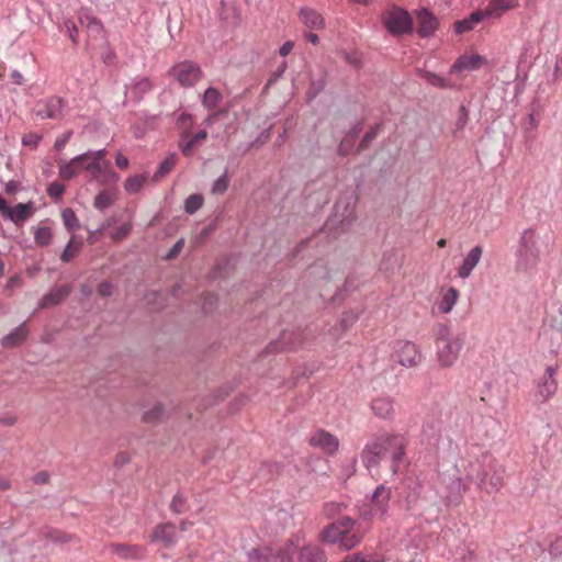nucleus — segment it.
Masks as SVG:
<instances>
[{
  "mask_svg": "<svg viewBox=\"0 0 562 562\" xmlns=\"http://www.w3.org/2000/svg\"><path fill=\"white\" fill-rule=\"evenodd\" d=\"M370 530V525L355 520L350 517H341L327 525L319 533V540L326 544H337L342 551L356 548Z\"/></svg>",
  "mask_w": 562,
  "mask_h": 562,
  "instance_id": "obj_1",
  "label": "nucleus"
},
{
  "mask_svg": "<svg viewBox=\"0 0 562 562\" xmlns=\"http://www.w3.org/2000/svg\"><path fill=\"white\" fill-rule=\"evenodd\" d=\"M406 440L400 434L381 432L372 437L361 451V461L368 470L378 468L386 453L392 454L395 463L405 456Z\"/></svg>",
  "mask_w": 562,
  "mask_h": 562,
  "instance_id": "obj_2",
  "label": "nucleus"
},
{
  "mask_svg": "<svg viewBox=\"0 0 562 562\" xmlns=\"http://www.w3.org/2000/svg\"><path fill=\"white\" fill-rule=\"evenodd\" d=\"M463 349V338L454 335L446 325H440L435 333L436 361L442 369L453 367Z\"/></svg>",
  "mask_w": 562,
  "mask_h": 562,
  "instance_id": "obj_3",
  "label": "nucleus"
},
{
  "mask_svg": "<svg viewBox=\"0 0 562 562\" xmlns=\"http://www.w3.org/2000/svg\"><path fill=\"white\" fill-rule=\"evenodd\" d=\"M390 498V488L384 485L378 486L370 499V503L361 508V519L369 525L374 519H383L389 509Z\"/></svg>",
  "mask_w": 562,
  "mask_h": 562,
  "instance_id": "obj_4",
  "label": "nucleus"
},
{
  "mask_svg": "<svg viewBox=\"0 0 562 562\" xmlns=\"http://www.w3.org/2000/svg\"><path fill=\"white\" fill-rule=\"evenodd\" d=\"M169 76L175 79L179 86L190 88L200 81L203 71L199 64L191 60H183L169 69Z\"/></svg>",
  "mask_w": 562,
  "mask_h": 562,
  "instance_id": "obj_5",
  "label": "nucleus"
},
{
  "mask_svg": "<svg viewBox=\"0 0 562 562\" xmlns=\"http://www.w3.org/2000/svg\"><path fill=\"white\" fill-rule=\"evenodd\" d=\"M393 356L395 361L405 368H416L423 360L420 348L409 340L397 341Z\"/></svg>",
  "mask_w": 562,
  "mask_h": 562,
  "instance_id": "obj_6",
  "label": "nucleus"
},
{
  "mask_svg": "<svg viewBox=\"0 0 562 562\" xmlns=\"http://www.w3.org/2000/svg\"><path fill=\"white\" fill-rule=\"evenodd\" d=\"M519 265L526 268L527 261L531 260L535 266L539 259L537 233L533 228L525 229L519 239Z\"/></svg>",
  "mask_w": 562,
  "mask_h": 562,
  "instance_id": "obj_7",
  "label": "nucleus"
},
{
  "mask_svg": "<svg viewBox=\"0 0 562 562\" xmlns=\"http://www.w3.org/2000/svg\"><path fill=\"white\" fill-rule=\"evenodd\" d=\"M384 24L389 32L393 35H400L409 32L413 26V22L408 12L401 8H393L385 12Z\"/></svg>",
  "mask_w": 562,
  "mask_h": 562,
  "instance_id": "obj_8",
  "label": "nucleus"
},
{
  "mask_svg": "<svg viewBox=\"0 0 562 562\" xmlns=\"http://www.w3.org/2000/svg\"><path fill=\"white\" fill-rule=\"evenodd\" d=\"M64 108V100L54 95L38 101L35 106V114L41 120H58L63 115Z\"/></svg>",
  "mask_w": 562,
  "mask_h": 562,
  "instance_id": "obj_9",
  "label": "nucleus"
},
{
  "mask_svg": "<svg viewBox=\"0 0 562 562\" xmlns=\"http://www.w3.org/2000/svg\"><path fill=\"white\" fill-rule=\"evenodd\" d=\"M310 445L323 452L333 456L339 449V439L324 429L315 430L310 437Z\"/></svg>",
  "mask_w": 562,
  "mask_h": 562,
  "instance_id": "obj_10",
  "label": "nucleus"
},
{
  "mask_svg": "<svg viewBox=\"0 0 562 562\" xmlns=\"http://www.w3.org/2000/svg\"><path fill=\"white\" fill-rule=\"evenodd\" d=\"M85 170L90 172V176L101 184L115 182L119 179V176L112 170L109 161H87Z\"/></svg>",
  "mask_w": 562,
  "mask_h": 562,
  "instance_id": "obj_11",
  "label": "nucleus"
},
{
  "mask_svg": "<svg viewBox=\"0 0 562 562\" xmlns=\"http://www.w3.org/2000/svg\"><path fill=\"white\" fill-rule=\"evenodd\" d=\"M483 251L484 250L481 245H476L468 251L462 262L457 268V276L460 279L465 280L471 277L473 270L482 260Z\"/></svg>",
  "mask_w": 562,
  "mask_h": 562,
  "instance_id": "obj_12",
  "label": "nucleus"
},
{
  "mask_svg": "<svg viewBox=\"0 0 562 562\" xmlns=\"http://www.w3.org/2000/svg\"><path fill=\"white\" fill-rule=\"evenodd\" d=\"M303 537L300 533L292 536L283 546L274 548L276 562H294V555L300 553Z\"/></svg>",
  "mask_w": 562,
  "mask_h": 562,
  "instance_id": "obj_13",
  "label": "nucleus"
},
{
  "mask_svg": "<svg viewBox=\"0 0 562 562\" xmlns=\"http://www.w3.org/2000/svg\"><path fill=\"white\" fill-rule=\"evenodd\" d=\"M150 541L161 542L166 548L176 546L178 541L176 526L171 522L157 525L150 535Z\"/></svg>",
  "mask_w": 562,
  "mask_h": 562,
  "instance_id": "obj_14",
  "label": "nucleus"
},
{
  "mask_svg": "<svg viewBox=\"0 0 562 562\" xmlns=\"http://www.w3.org/2000/svg\"><path fill=\"white\" fill-rule=\"evenodd\" d=\"M109 551L123 560H143L147 554L145 547L126 543H113L109 547Z\"/></svg>",
  "mask_w": 562,
  "mask_h": 562,
  "instance_id": "obj_15",
  "label": "nucleus"
},
{
  "mask_svg": "<svg viewBox=\"0 0 562 562\" xmlns=\"http://www.w3.org/2000/svg\"><path fill=\"white\" fill-rule=\"evenodd\" d=\"M245 562H276L274 547L270 544L244 548Z\"/></svg>",
  "mask_w": 562,
  "mask_h": 562,
  "instance_id": "obj_16",
  "label": "nucleus"
},
{
  "mask_svg": "<svg viewBox=\"0 0 562 562\" xmlns=\"http://www.w3.org/2000/svg\"><path fill=\"white\" fill-rule=\"evenodd\" d=\"M371 411L381 419L393 418L395 414L394 398L386 395L373 398L371 402Z\"/></svg>",
  "mask_w": 562,
  "mask_h": 562,
  "instance_id": "obj_17",
  "label": "nucleus"
},
{
  "mask_svg": "<svg viewBox=\"0 0 562 562\" xmlns=\"http://www.w3.org/2000/svg\"><path fill=\"white\" fill-rule=\"evenodd\" d=\"M88 161V155L81 154L70 161L61 162L59 165V176L64 180H70L79 175L85 169L86 162Z\"/></svg>",
  "mask_w": 562,
  "mask_h": 562,
  "instance_id": "obj_18",
  "label": "nucleus"
},
{
  "mask_svg": "<svg viewBox=\"0 0 562 562\" xmlns=\"http://www.w3.org/2000/svg\"><path fill=\"white\" fill-rule=\"evenodd\" d=\"M487 60L479 54L462 55L452 66V71H472L485 66Z\"/></svg>",
  "mask_w": 562,
  "mask_h": 562,
  "instance_id": "obj_19",
  "label": "nucleus"
},
{
  "mask_svg": "<svg viewBox=\"0 0 562 562\" xmlns=\"http://www.w3.org/2000/svg\"><path fill=\"white\" fill-rule=\"evenodd\" d=\"M34 203H19L13 207L8 209L4 217L12 221L15 225H22L34 214Z\"/></svg>",
  "mask_w": 562,
  "mask_h": 562,
  "instance_id": "obj_20",
  "label": "nucleus"
},
{
  "mask_svg": "<svg viewBox=\"0 0 562 562\" xmlns=\"http://www.w3.org/2000/svg\"><path fill=\"white\" fill-rule=\"evenodd\" d=\"M71 290L72 288L69 284L54 288L40 301L38 308H47L60 304L71 293Z\"/></svg>",
  "mask_w": 562,
  "mask_h": 562,
  "instance_id": "obj_21",
  "label": "nucleus"
},
{
  "mask_svg": "<svg viewBox=\"0 0 562 562\" xmlns=\"http://www.w3.org/2000/svg\"><path fill=\"white\" fill-rule=\"evenodd\" d=\"M438 27L437 19L427 10L417 14V32L422 37L431 36Z\"/></svg>",
  "mask_w": 562,
  "mask_h": 562,
  "instance_id": "obj_22",
  "label": "nucleus"
},
{
  "mask_svg": "<svg viewBox=\"0 0 562 562\" xmlns=\"http://www.w3.org/2000/svg\"><path fill=\"white\" fill-rule=\"evenodd\" d=\"M460 297V291L453 286L442 289L440 291V299L438 301V311L441 314H449L452 312L454 305Z\"/></svg>",
  "mask_w": 562,
  "mask_h": 562,
  "instance_id": "obj_23",
  "label": "nucleus"
},
{
  "mask_svg": "<svg viewBox=\"0 0 562 562\" xmlns=\"http://www.w3.org/2000/svg\"><path fill=\"white\" fill-rule=\"evenodd\" d=\"M555 370L548 367L543 375V382L539 385V396L542 402H547L557 392V382L554 380Z\"/></svg>",
  "mask_w": 562,
  "mask_h": 562,
  "instance_id": "obj_24",
  "label": "nucleus"
},
{
  "mask_svg": "<svg viewBox=\"0 0 562 562\" xmlns=\"http://www.w3.org/2000/svg\"><path fill=\"white\" fill-rule=\"evenodd\" d=\"M42 538L53 543L64 546L72 542H77L78 538L76 535L64 532L59 529L46 528L42 531Z\"/></svg>",
  "mask_w": 562,
  "mask_h": 562,
  "instance_id": "obj_25",
  "label": "nucleus"
},
{
  "mask_svg": "<svg viewBox=\"0 0 562 562\" xmlns=\"http://www.w3.org/2000/svg\"><path fill=\"white\" fill-rule=\"evenodd\" d=\"M517 5L518 0H491L484 11L488 18H499L507 10L516 8Z\"/></svg>",
  "mask_w": 562,
  "mask_h": 562,
  "instance_id": "obj_26",
  "label": "nucleus"
},
{
  "mask_svg": "<svg viewBox=\"0 0 562 562\" xmlns=\"http://www.w3.org/2000/svg\"><path fill=\"white\" fill-rule=\"evenodd\" d=\"M487 18L484 10L475 11L469 18L457 21L454 23V31L458 34H463L473 30L481 21Z\"/></svg>",
  "mask_w": 562,
  "mask_h": 562,
  "instance_id": "obj_27",
  "label": "nucleus"
},
{
  "mask_svg": "<svg viewBox=\"0 0 562 562\" xmlns=\"http://www.w3.org/2000/svg\"><path fill=\"white\" fill-rule=\"evenodd\" d=\"M299 562H326V554L315 544H304L300 549Z\"/></svg>",
  "mask_w": 562,
  "mask_h": 562,
  "instance_id": "obj_28",
  "label": "nucleus"
},
{
  "mask_svg": "<svg viewBox=\"0 0 562 562\" xmlns=\"http://www.w3.org/2000/svg\"><path fill=\"white\" fill-rule=\"evenodd\" d=\"M301 22L311 30H322L325 26L323 16L313 9L304 8L300 11Z\"/></svg>",
  "mask_w": 562,
  "mask_h": 562,
  "instance_id": "obj_29",
  "label": "nucleus"
},
{
  "mask_svg": "<svg viewBox=\"0 0 562 562\" xmlns=\"http://www.w3.org/2000/svg\"><path fill=\"white\" fill-rule=\"evenodd\" d=\"M29 330L25 323L18 326L10 334L2 338L1 345L5 348H12L21 345L27 337Z\"/></svg>",
  "mask_w": 562,
  "mask_h": 562,
  "instance_id": "obj_30",
  "label": "nucleus"
},
{
  "mask_svg": "<svg viewBox=\"0 0 562 562\" xmlns=\"http://www.w3.org/2000/svg\"><path fill=\"white\" fill-rule=\"evenodd\" d=\"M79 22L93 35L100 34L103 30L101 21L90 13H81L79 16Z\"/></svg>",
  "mask_w": 562,
  "mask_h": 562,
  "instance_id": "obj_31",
  "label": "nucleus"
},
{
  "mask_svg": "<svg viewBox=\"0 0 562 562\" xmlns=\"http://www.w3.org/2000/svg\"><path fill=\"white\" fill-rule=\"evenodd\" d=\"M207 136L206 131H200L198 132L193 137L186 140V138H181L180 147L181 151L184 156H191L193 148L195 145H198L200 142L204 140Z\"/></svg>",
  "mask_w": 562,
  "mask_h": 562,
  "instance_id": "obj_32",
  "label": "nucleus"
},
{
  "mask_svg": "<svg viewBox=\"0 0 562 562\" xmlns=\"http://www.w3.org/2000/svg\"><path fill=\"white\" fill-rule=\"evenodd\" d=\"M359 132H360V127H353L347 134V136L340 142V144L338 146L339 155L347 156L351 153V150L355 146V140L358 137Z\"/></svg>",
  "mask_w": 562,
  "mask_h": 562,
  "instance_id": "obj_33",
  "label": "nucleus"
},
{
  "mask_svg": "<svg viewBox=\"0 0 562 562\" xmlns=\"http://www.w3.org/2000/svg\"><path fill=\"white\" fill-rule=\"evenodd\" d=\"M116 199L113 190H102L94 199L93 206L100 211L109 207Z\"/></svg>",
  "mask_w": 562,
  "mask_h": 562,
  "instance_id": "obj_34",
  "label": "nucleus"
},
{
  "mask_svg": "<svg viewBox=\"0 0 562 562\" xmlns=\"http://www.w3.org/2000/svg\"><path fill=\"white\" fill-rule=\"evenodd\" d=\"M146 181L147 176L145 175H135L128 177L124 183V189L127 193L135 194L143 188Z\"/></svg>",
  "mask_w": 562,
  "mask_h": 562,
  "instance_id": "obj_35",
  "label": "nucleus"
},
{
  "mask_svg": "<svg viewBox=\"0 0 562 562\" xmlns=\"http://www.w3.org/2000/svg\"><path fill=\"white\" fill-rule=\"evenodd\" d=\"M222 100L221 92L215 88H209L205 90L202 99V104L209 109L213 110L215 109Z\"/></svg>",
  "mask_w": 562,
  "mask_h": 562,
  "instance_id": "obj_36",
  "label": "nucleus"
},
{
  "mask_svg": "<svg viewBox=\"0 0 562 562\" xmlns=\"http://www.w3.org/2000/svg\"><path fill=\"white\" fill-rule=\"evenodd\" d=\"M164 415V406L157 403L144 413L143 420L147 424H157L162 420Z\"/></svg>",
  "mask_w": 562,
  "mask_h": 562,
  "instance_id": "obj_37",
  "label": "nucleus"
},
{
  "mask_svg": "<svg viewBox=\"0 0 562 562\" xmlns=\"http://www.w3.org/2000/svg\"><path fill=\"white\" fill-rule=\"evenodd\" d=\"M82 246V243L80 240H76L74 236H71L68 245L64 249L60 259L65 262L70 261L74 257L77 256L80 248Z\"/></svg>",
  "mask_w": 562,
  "mask_h": 562,
  "instance_id": "obj_38",
  "label": "nucleus"
},
{
  "mask_svg": "<svg viewBox=\"0 0 562 562\" xmlns=\"http://www.w3.org/2000/svg\"><path fill=\"white\" fill-rule=\"evenodd\" d=\"M177 165V156L170 155L168 156L159 166L157 172L154 176L155 180H159L169 173Z\"/></svg>",
  "mask_w": 562,
  "mask_h": 562,
  "instance_id": "obj_39",
  "label": "nucleus"
},
{
  "mask_svg": "<svg viewBox=\"0 0 562 562\" xmlns=\"http://www.w3.org/2000/svg\"><path fill=\"white\" fill-rule=\"evenodd\" d=\"M53 238L52 229L48 226H38L34 234V239L40 246H47Z\"/></svg>",
  "mask_w": 562,
  "mask_h": 562,
  "instance_id": "obj_40",
  "label": "nucleus"
},
{
  "mask_svg": "<svg viewBox=\"0 0 562 562\" xmlns=\"http://www.w3.org/2000/svg\"><path fill=\"white\" fill-rule=\"evenodd\" d=\"M204 199L201 194H191L188 196L184 203V210L188 214L195 213L199 209L202 207Z\"/></svg>",
  "mask_w": 562,
  "mask_h": 562,
  "instance_id": "obj_41",
  "label": "nucleus"
},
{
  "mask_svg": "<svg viewBox=\"0 0 562 562\" xmlns=\"http://www.w3.org/2000/svg\"><path fill=\"white\" fill-rule=\"evenodd\" d=\"M61 218L69 232L75 231L78 227V218L71 209H65L61 213Z\"/></svg>",
  "mask_w": 562,
  "mask_h": 562,
  "instance_id": "obj_42",
  "label": "nucleus"
},
{
  "mask_svg": "<svg viewBox=\"0 0 562 562\" xmlns=\"http://www.w3.org/2000/svg\"><path fill=\"white\" fill-rule=\"evenodd\" d=\"M345 505L342 503H336V502H329L326 503L323 507V514L327 518H334L341 514V512L345 509Z\"/></svg>",
  "mask_w": 562,
  "mask_h": 562,
  "instance_id": "obj_43",
  "label": "nucleus"
},
{
  "mask_svg": "<svg viewBox=\"0 0 562 562\" xmlns=\"http://www.w3.org/2000/svg\"><path fill=\"white\" fill-rule=\"evenodd\" d=\"M178 127L183 131L181 138L188 137V132L191 130L193 125V117L191 114L182 113L177 121Z\"/></svg>",
  "mask_w": 562,
  "mask_h": 562,
  "instance_id": "obj_44",
  "label": "nucleus"
},
{
  "mask_svg": "<svg viewBox=\"0 0 562 562\" xmlns=\"http://www.w3.org/2000/svg\"><path fill=\"white\" fill-rule=\"evenodd\" d=\"M229 179L227 176V171H225L213 184L212 193L213 194H222L228 189Z\"/></svg>",
  "mask_w": 562,
  "mask_h": 562,
  "instance_id": "obj_45",
  "label": "nucleus"
},
{
  "mask_svg": "<svg viewBox=\"0 0 562 562\" xmlns=\"http://www.w3.org/2000/svg\"><path fill=\"white\" fill-rule=\"evenodd\" d=\"M378 128H379V126L376 125L364 134L361 142L359 143V146L357 149L358 151H362L368 148L369 144L376 137Z\"/></svg>",
  "mask_w": 562,
  "mask_h": 562,
  "instance_id": "obj_46",
  "label": "nucleus"
},
{
  "mask_svg": "<svg viewBox=\"0 0 562 562\" xmlns=\"http://www.w3.org/2000/svg\"><path fill=\"white\" fill-rule=\"evenodd\" d=\"M131 232H132V224L124 223L112 234V239L115 241H120V240L126 238Z\"/></svg>",
  "mask_w": 562,
  "mask_h": 562,
  "instance_id": "obj_47",
  "label": "nucleus"
},
{
  "mask_svg": "<svg viewBox=\"0 0 562 562\" xmlns=\"http://www.w3.org/2000/svg\"><path fill=\"white\" fill-rule=\"evenodd\" d=\"M42 139V136L36 133H27L22 137V144L32 148H36Z\"/></svg>",
  "mask_w": 562,
  "mask_h": 562,
  "instance_id": "obj_48",
  "label": "nucleus"
},
{
  "mask_svg": "<svg viewBox=\"0 0 562 562\" xmlns=\"http://www.w3.org/2000/svg\"><path fill=\"white\" fill-rule=\"evenodd\" d=\"M184 503H186L184 497L180 494H177L173 496V498L171 501L170 509L176 514H181L184 509Z\"/></svg>",
  "mask_w": 562,
  "mask_h": 562,
  "instance_id": "obj_49",
  "label": "nucleus"
},
{
  "mask_svg": "<svg viewBox=\"0 0 562 562\" xmlns=\"http://www.w3.org/2000/svg\"><path fill=\"white\" fill-rule=\"evenodd\" d=\"M65 192V186L58 182H53L49 184L47 189V193L49 196L59 199Z\"/></svg>",
  "mask_w": 562,
  "mask_h": 562,
  "instance_id": "obj_50",
  "label": "nucleus"
},
{
  "mask_svg": "<svg viewBox=\"0 0 562 562\" xmlns=\"http://www.w3.org/2000/svg\"><path fill=\"white\" fill-rule=\"evenodd\" d=\"M425 79L431 86L441 87V88L447 86L446 80L443 78H441L438 75L432 74V72H426Z\"/></svg>",
  "mask_w": 562,
  "mask_h": 562,
  "instance_id": "obj_51",
  "label": "nucleus"
},
{
  "mask_svg": "<svg viewBox=\"0 0 562 562\" xmlns=\"http://www.w3.org/2000/svg\"><path fill=\"white\" fill-rule=\"evenodd\" d=\"M65 27L67 29V33L72 41L74 44H77L78 29L76 24L71 20L65 21Z\"/></svg>",
  "mask_w": 562,
  "mask_h": 562,
  "instance_id": "obj_52",
  "label": "nucleus"
},
{
  "mask_svg": "<svg viewBox=\"0 0 562 562\" xmlns=\"http://www.w3.org/2000/svg\"><path fill=\"white\" fill-rule=\"evenodd\" d=\"M98 293L101 296H110L113 293V285H112V283H110L108 281L101 282L98 285Z\"/></svg>",
  "mask_w": 562,
  "mask_h": 562,
  "instance_id": "obj_53",
  "label": "nucleus"
},
{
  "mask_svg": "<svg viewBox=\"0 0 562 562\" xmlns=\"http://www.w3.org/2000/svg\"><path fill=\"white\" fill-rule=\"evenodd\" d=\"M353 559H356V562H382L383 559L380 555L372 554L362 557L361 554H353Z\"/></svg>",
  "mask_w": 562,
  "mask_h": 562,
  "instance_id": "obj_54",
  "label": "nucleus"
},
{
  "mask_svg": "<svg viewBox=\"0 0 562 562\" xmlns=\"http://www.w3.org/2000/svg\"><path fill=\"white\" fill-rule=\"evenodd\" d=\"M88 155V161H99L103 162L104 157L106 155L105 149H100L93 153H86Z\"/></svg>",
  "mask_w": 562,
  "mask_h": 562,
  "instance_id": "obj_55",
  "label": "nucleus"
},
{
  "mask_svg": "<svg viewBox=\"0 0 562 562\" xmlns=\"http://www.w3.org/2000/svg\"><path fill=\"white\" fill-rule=\"evenodd\" d=\"M131 461V456L128 452H120L116 454L114 459V464L117 467H123L124 464Z\"/></svg>",
  "mask_w": 562,
  "mask_h": 562,
  "instance_id": "obj_56",
  "label": "nucleus"
},
{
  "mask_svg": "<svg viewBox=\"0 0 562 562\" xmlns=\"http://www.w3.org/2000/svg\"><path fill=\"white\" fill-rule=\"evenodd\" d=\"M70 136H71V132H68L64 136L58 137L54 145L55 148L57 150H61L65 147V145L67 144V142L69 140Z\"/></svg>",
  "mask_w": 562,
  "mask_h": 562,
  "instance_id": "obj_57",
  "label": "nucleus"
},
{
  "mask_svg": "<svg viewBox=\"0 0 562 562\" xmlns=\"http://www.w3.org/2000/svg\"><path fill=\"white\" fill-rule=\"evenodd\" d=\"M294 47V42L286 41L279 49V53L281 56L285 57L288 56Z\"/></svg>",
  "mask_w": 562,
  "mask_h": 562,
  "instance_id": "obj_58",
  "label": "nucleus"
},
{
  "mask_svg": "<svg viewBox=\"0 0 562 562\" xmlns=\"http://www.w3.org/2000/svg\"><path fill=\"white\" fill-rule=\"evenodd\" d=\"M16 422H18V417L14 416V415H7V416H3V417H0V424L4 425V426H8V427H11V426L15 425Z\"/></svg>",
  "mask_w": 562,
  "mask_h": 562,
  "instance_id": "obj_59",
  "label": "nucleus"
},
{
  "mask_svg": "<svg viewBox=\"0 0 562 562\" xmlns=\"http://www.w3.org/2000/svg\"><path fill=\"white\" fill-rule=\"evenodd\" d=\"M115 164L116 166L120 168V169H126L128 167V159L122 155L121 153H119L116 155V158H115Z\"/></svg>",
  "mask_w": 562,
  "mask_h": 562,
  "instance_id": "obj_60",
  "label": "nucleus"
},
{
  "mask_svg": "<svg viewBox=\"0 0 562 562\" xmlns=\"http://www.w3.org/2000/svg\"><path fill=\"white\" fill-rule=\"evenodd\" d=\"M183 247V240L180 239L178 240L175 246L171 248L170 252L168 254V258H173L176 257L182 249Z\"/></svg>",
  "mask_w": 562,
  "mask_h": 562,
  "instance_id": "obj_61",
  "label": "nucleus"
},
{
  "mask_svg": "<svg viewBox=\"0 0 562 562\" xmlns=\"http://www.w3.org/2000/svg\"><path fill=\"white\" fill-rule=\"evenodd\" d=\"M11 79H12V82L15 85H22L24 81L22 74H20L16 70L11 72Z\"/></svg>",
  "mask_w": 562,
  "mask_h": 562,
  "instance_id": "obj_62",
  "label": "nucleus"
},
{
  "mask_svg": "<svg viewBox=\"0 0 562 562\" xmlns=\"http://www.w3.org/2000/svg\"><path fill=\"white\" fill-rule=\"evenodd\" d=\"M137 86L143 90V91H147V90H150L151 88V83L148 79L144 78L142 79Z\"/></svg>",
  "mask_w": 562,
  "mask_h": 562,
  "instance_id": "obj_63",
  "label": "nucleus"
},
{
  "mask_svg": "<svg viewBox=\"0 0 562 562\" xmlns=\"http://www.w3.org/2000/svg\"><path fill=\"white\" fill-rule=\"evenodd\" d=\"M305 38L314 45H317L319 42V37L315 33H306Z\"/></svg>",
  "mask_w": 562,
  "mask_h": 562,
  "instance_id": "obj_64",
  "label": "nucleus"
}]
</instances>
